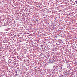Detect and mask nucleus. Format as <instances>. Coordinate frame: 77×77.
<instances>
[{
	"label": "nucleus",
	"instance_id": "obj_1",
	"mask_svg": "<svg viewBox=\"0 0 77 77\" xmlns=\"http://www.w3.org/2000/svg\"><path fill=\"white\" fill-rule=\"evenodd\" d=\"M75 2L77 3V1H75Z\"/></svg>",
	"mask_w": 77,
	"mask_h": 77
}]
</instances>
